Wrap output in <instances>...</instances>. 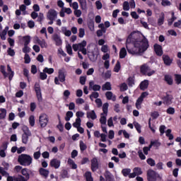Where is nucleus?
<instances>
[{
    "label": "nucleus",
    "instance_id": "obj_51",
    "mask_svg": "<svg viewBox=\"0 0 181 181\" xmlns=\"http://www.w3.org/2000/svg\"><path fill=\"white\" fill-rule=\"evenodd\" d=\"M86 35V30L84 28H79L78 30V37L83 38Z\"/></svg>",
    "mask_w": 181,
    "mask_h": 181
},
{
    "label": "nucleus",
    "instance_id": "obj_36",
    "mask_svg": "<svg viewBox=\"0 0 181 181\" xmlns=\"http://www.w3.org/2000/svg\"><path fill=\"white\" fill-rule=\"evenodd\" d=\"M73 127H74V128L81 127V119L76 118L75 122L73 124Z\"/></svg>",
    "mask_w": 181,
    "mask_h": 181
},
{
    "label": "nucleus",
    "instance_id": "obj_42",
    "mask_svg": "<svg viewBox=\"0 0 181 181\" xmlns=\"http://www.w3.org/2000/svg\"><path fill=\"white\" fill-rule=\"evenodd\" d=\"M73 112L71 111H68L66 114V117H65V121H70L71 118H73Z\"/></svg>",
    "mask_w": 181,
    "mask_h": 181
},
{
    "label": "nucleus",
    "instance_id": "obj_20",
    "mask_svg": "<svg viewBox=\"0 0 181 181\" xmlns=\"http://www.w3.org/2000/svg\"><path fill=\"white\" fill-rule=\"evenodd\" d=\"M149 86V81L148 80H144L141 82L140 83V90H142L144 91V90H146Z\"/></svg>",
    "mask_w": 181,
    "mask_h": 181
},
{
    "label": "nucleus",
    "instance_id": "obj_59",
    "mask_svg": "<svg viewBox=\"0 0 181 181\" xmlns=\"http://www.w3.org/2000/svg\"><path fill=\"white\" fill-rule=\"evenodd\" d=\"M88 29L90 30V32H94V21H90L88 23Z\"/></svg>",
    "mask_w": 181,
    "mask_h": 181
},
{
    "label": "nucleus",
    "instance_id": "obj_52",
    "mask_svg": "<svg viewBox=\"0 0 181 181\" xmlns=\"http://www.w3.org/2000/svg\"><path fill=\"white\" fill-rule=\"evenodd\" d=\"M28 121L30 127H35V116H30Z\"/></svg>",
    "mask_w": 181,
    "mask_h": 181
},
{
    "label": "nucleus",
    "instance_id": "obj_55",
    "mask_svg": "<svg viewBox=\"0 0 181 181\" xmlns=\"http://www.w3.org/2000/svg\"><path fill=\"white\" fill-rule=\"evenodd\" d=\"M146 162L148 163V165H149L150 166H155V165H156V163L155 162V160H153V158H148L146 160Z\"/></svg>",
    "mask_w": 181,
    "mask_h": 181
},
{
    "label": "nucleus",
    "instance_id": "obj_44",
    "mask_svg": "<svg viewBox=\"0 0 181 181\" xmlns=\"http://www.w3.org/2000/svg\"><path fill=\"white\" fill-rule=\"evenodd\" d=\"M134 127L136 128L137 132H139V134H141V124H139V123L136 122H134L133 123Z\"/></svg>",
    "mask_w": 181,
    "mask_h": 181
},
{
    "label": "nucleus",
    "instance_id": "obj_39",
    "mask_svg": "<svg viewBox=\"0 0 181 181\" xmlns=\"http://www.w3.org/2000/svg\"><path fill=\"white\" fill-rule=\"evenodd\" d=\"M22 129L25 135H32L30 130H29V127L28 126H23Z\"/></svg>",
    "mask_w": 181,
    "mask_h": 181
},
{
    "label": "nucleus",
    "instance_id": "obj_19",
    "mask_svg": "<svg viewBox=\"0 0 181 181\" xmlns=\"http://www.w3.org/2000/svg\"><path fill=\"white\" fill-rule=\"evenodd\" d=\"M21 174L26 181L30 179V175L29 174V170H28V168H23L21 170Z\"/></svg>",
    "mask_w": 181,
    "mask_h": 181
},
{
    "label": "nucleus",
    "instance_id": "obj_41",
    "mask_svg": "<svg viewBox=\"0 0 181 181\" xmlns=\"http://www.w3.org/2000/svg\"><path fill=\"white\" fill-rule=\"evenodd\" d=\"M106 181H114V178H112V175L110 172H106L105 174Z\"/></svg>",
    "mask_w": 181,
    "mask_h": 181
},
{
    "label": "nucleus",
    "instance_id": "obj_45",
    "mask_svg": "<svg viewBox=\"0 0 181 181\" xmlns=\"http://www.w3.org/2000/svg\"><path fill=\"white\" fill-rule=\"evenodd\" d=\"M79 146H80V149L82 152L83 151H86V149H87V144H85L83 141H80Z\"/></svg>",
    "mask_w": 181,
    "mask_h": 181
},
{
    "label": "nucleus",
    "instance_id": "obj_40",
    "mask_svg": "<svg viewBox=\"0 0 181 181\" xmlns=\"http://www.w3.org/2000/svg\"><path fill=\"white\" fill-rule=\"evenodd\" d=\"M133 172L136 174V176L142 175V169L141 168L136 167L133 169Z\"/></svg>",
    "mask_w": 181,
    "mask_h": 181
},
{
    "label": "nucleus",
    "instance_id": "obj_57",
    "mask_svg": "<svg viewBox=\"0 0 181 181\" xmlns=\"http://www.w3.org/2000/svg\"><path fill=\"white\" fill-rule=\"evenodd\" d=\"M86 181H93V177L90 172H86L85 174Z\"/></svg>",
    "mask_w": 181,
    "mask_h": 181
},
{
    "label": "nucleus",
    "instance_id": "obj_27",
    "mask_svg": "<svg viewBox=\"0 0 181 181\" xmlns=\"http://www.w3.org/2000/svg\"><path fill=\"white\" fill-rule=\"evenodd\" d=\"M68 165L71 168V169H77V164L74 163V160L71 158H69L67 161Z\"/></svg>",
    "mask_w": 181,
    "mask_h": 181
},
{
    "label": "nucleus",
    "instance_id": "obj_38",
    "mask_svg": "<svg viewBox=\"0 0 181 181\" xmlns=\"http://www.w3.org/2000/svg\"><path fill=\"white\" fill-rule=\"evenodd\" d=\"M143 102H144V100L141 98H139L137 99V100L136 102V107L137 108V110H141V105Z\"/></svg>",
    "mask_w": 181,
    "mask_h": 181
},
{
    "label": "nucleus",
    "instance_id": "obj_37",
    "mask_svg": "<svg viewBox=\"0 0 181 181\" xmlns=\"http://www.w3.org/2000/svg\"><path fill=\"white\" fill-rule=\"evenodd\" d=\"M43 71L44 73H47V74H53L54 73V69L45 67L43 69Z\"/></svg>",
    "mask_w": 181,
    "mask_h": 181
},
{
    "label": "nucleus",
    "instance_id": "obj_3",
    "mask_svg": "<svg viewBox=\"0 0 181 181\" xmlns=\"http://www.w3.org/2000/svg\"><path fill=\"white\" fill-rule=\"evenodd\" d=\"M66 73L64 68L58 70V76L54 78V83L57 86H60V83H64V81H66Z\"/></svg>",
    "mask_w": 181,
    "mask_h": 181
},
{
    "label": "nucleus",
    "instance_id": "obj_8",
    "mask_svg": "<svg viewBox=\"0 0 181 181\" xmlns=\"http://www.w3.org/2000/svg\"><path fill=\"white\" fill-rule=\"evenodd\" d=\"M147 179L148 181H156L157 179H161L160 175L153 170L147 171Z\"/></svg>",
    "mask_w": 181,
    "mask_h": 181
},
{
    "label": "nucleus",
    "instance_id": "obj_64",
    "mask_svg": "<svg viewBox=\"0 0 181 181\" xmlns=\"http://www.w3.org/2000/svg\"><path fill=\"white\" fill-rule=\"evenodd\" d=\"M14 181H27L23 175L14 177Z\"/></svg>",
    "mask_w": 181,
    "mask_h": 181
},
{
    "label": "nucleus",
    "instance_id": "obj_12",
    "mask_svg": "<svg viewBox=\"0 0 181 181\" xmlns=\"http://www.w3.org/2000/svg\"><path fill=\"white\" fill-rule=\"evenodd\" d=\"M9 30V27L6 26L5 28L2 30V24H0V37L1 40H6V35Z\"/></svg>",
    "mask_w": 181,
    "mask_h": 181
},
{
    "label": "nucleus",
    "instance_id": "obj_14",
    "mask_svg": "<svg viewBox=\"0 0 181 181\" xmlns=\"http://www.w3.org/2000/svg\"><path fill=\"white\" fill-rule=\"evenodd\" d=\"M89 88L93 91H100L101 90V86L95 84L93 81L89 82Z\"/></svg>",
    "mask_w": 181,
    "mask_h": 181
},
{
    "label": "nucleus",
    "instance_id": "obj_49",
    "mask_svg": "<svg viewBox=\"0 0 181 181\" xmlns=\"http://www.w3.org/2000/svg\"><path fill=\"white\" fill-rule=\"evenodd\" d=\"M42 49H45L47 47V43L46 42V40H40L39 44H38Z\"/></svg>",
    "mask_w": 181,
    "mask_h": 181
},
{
    "label": "nucleus",
    "instance_id": "obj_62",
    "mask_svg": "<svg viewBox=\"0 0 181 181\" xmlns=\"http://www.w3.org/2000/svg\"><path fill=\"white\" fill-rule=\"evenodd\" d=\"M175 81L176 82L177 84H180L181 83V76L179 74H175Z\"/></svg>",
    "mask_w": 181,
    "mask_h": 181
},
{
    "label": "nucleus",
    "instance_id": "obj_25",
    "mask_svg": "<svg viewBox=\"0 0 181 181\" xmlns=\"http://www.w3.org/2000/svg\"><path fill=\"white\" fill-rule=\"evenodd\" d=\"M127 49H125V47L121 48L119 51V59H125V57H127Z\"/></svg>",
    "mask_w": 181,
    "mask_h": 181
},
{
    "label": "nucleus",
    "instance_id": "obj_18",
    "mask_svg": "<svg viewBox=\"0 0 181 181\" xmlns=\"http://www.w3.org/2000/svg\"><path fill=\"white\" fill-rule=\"evenodd\" d=\"M41 149L42 147H37L36 148L37 151L33 153V158L35 160H39V159H40V156H42V153L40 152Z\"/></svg>",
    "mask_w": 181,
    "mask_h": 181
},
{
    "label": "nucleus",
    "instance_id": "obj_43",
    "mask_svg": "<svg viewBox=\"0 0 181 181\" xmlns=\"http://www.w3.org/2000/svg\"><path fill=\"white\" fill-rule=\"evenodd\" d=\"M31 135H28V134H23L22 136V142L23 144H28V141H29V136H30Z\"/></svg>",
    "mask_w": 181,
    "mask_h": 181
},
{
    "label": "nucleus",
    "instance_id": "obj_22",
    "mask_svg": "<svg viewBox=\"0 0 181 181\" xmlns=\"http://www.w3.org/2000/svg\"><path fill=\"white\" fill-rule=\"evenodd\" d=\"M39 173H40V175H41V176H43V177H45V179H47V177H49V170H46V169H45V168H40V170H39Z\"/></svg>",
    "mask_w": 181,
    "mask_h": 181
},
{
    "label": "nucleus",
    "instance_id": "obj_48",
    "mask_svg": "<svg viewBox=\"0 0 181 181\" xmlns=\"http://www.w3.org/2000/svg\"><path fill=\"white\" fill-rule=\"evenodd\" d=\"M19 9L21 12H23V15H28V11H26V6L25 4L21 5Z\"/></svg>",
    "mask_w": 181,
    "mask_h": 181
},
{
    "label": "nucleus",
    "instance_id": "obj_60",
    "mask_svg": "<svg viewBox=\"0 0 181 181\" xmlns=\"http://www.w3.org/2000/svg\"><path fill=\"white\" fill-rule=\"evenodd\" d=\"M103 111L102 114H108V103H105L103 105Z\"/></svg>",
    "mask_w": 181,
    "mask_h": 181
},
{
    "label": "nucleus",
    "instance_id": "obj_31",
    "mask_svg": "<svg viewBox=\"0 0 181 181\" xmlns=\"http://www.w3.org/2000/svg\"><path fill=\"white\" fill-rule=\"evenodd\" d=\"M23 42L24 43V46H28L29 43H30V36L27 35L23 37Z\"/></svg>",
    "mask_w": 181,
    "mask_h": 181
},
{
    "label": "nucleus",
    "instance_id": "obj_29",
    "mask_svg": "<svg viewBox=\"0 0 181 181\" xmlns=\"http://www.w3.org/2000/svg\"><path fill=\"white\" fill-rule=\"evenodd\" d=\"M163 103H164V104H166L167 105H170L172 103V96L167 95L163 98Z\"/></svg>",
    "mask_w": 181,
    "mask_h": 181
},
{
    "label": "nucleus",
    "instance_id": "obj_9",
    "mask_svg": "<svg viewBox=\"0 0 181 181\" xmlns=\"http://www.w3.org/2000/svg\"><path fill=\"white\" fill-rule=\"evenodd\" d=\"M47 19L48 21H55L57 19V11L53 8H51L47 13Z\"/></svg>",
    "mask_w": 181,
    "mask_h": 181
},
{
    "label": "nucleus",
    "instance_id": "obj_63",
    "mask_svg": "<svg viewBox=\"0 0 181 181\" xmlns=\"http://www.w3.org/2000/svg\"><path fill=\"white\" fill-rule=\"evenodd\" d=\"M123 10L129 11V3L128 1H124L123 3Z\"/></svg>",
    "mask_w": 181,
    "mask_h": 181
},
{
    "label": "nucleus",
    "instance_id": "obj_10",
    "mask_svg": "<svg viewBox=\"0 0 181 181\" xmlns=\"http://www.w3.org/2000/svg\"><path fill=\"white\" fill-rule=\"evenodd\" d=\"M35 91L36 93L37 100L42 103L43 98H42V89L40 88V85L39 83H35Z\"/></svg>",
    "mask_w": 181,
    "mask_h": 181
},
{
    "label": "nucleus",
    "instance_id": "obj_61",
    "mask_svg": "<svg viewBox=\"0 0 181 181\" xmlns=\"http://www.w3.org/2000/svg\"><path fill=\"white\" fill-rule=\"evenodd\" d=\"M115 136V133L114 132V130H110L108 132L109 139H114Z\"/></svg>",
    "mask_w": 181,
    "mask_h": 181
},
{
    "label": "nucleus",
    "instance_id": "obj_5",
    "mask_svg": "<svg viewBox=\"0 0 181 181\" xmlns=\"http://www.w3.org/2000/svg\"><path fill=\"white\" fill-rule=\"evenodd\" d=\"M0 70H1V71L3 76H4L5 78H6V77H8L10 81L12 80V78H13V76L15 75V72H13V71H12V69L11 68V66L7 65V71H8V73H6L5 66H4V65H1L0 66Z\"/></svg>",
    "mask_w": 181,
    "mask_h": 181
},
{
    "label": "nucleus",
    "instance_id": "obj_54",
    "mask_svg": "<svg viewBox=\"0 0 181 181\" xmlns=\"http://www.w3.org/2000/svg\"><path fill=\"white\" fill-rule=\"evenodd\" d=\"M66 52L68 53V54L71 56V54H73V48L71 47V45H67L66 46Z\"/></svg>",
    "mask_w": 181,
    "mask_h": 181
},
{
    "label": "nucleus",
    "instance_id": "obj_13",
    "mask_svg": "<svg viewBox=\"0 0 181 181\" xmlns=\"http://www.w3.org/2000/svg\"><path fill=\"white\" fill-rule=\"evenodd\" d=\"M61 163L62 162L60 161V160L53 158L50 160L49 165L52 168H54V169H59V168H60Z\"/></svg>",
    "mask_w": 181,
    "mask_h": 181
},
{
    "label": "nucleus",
    "instance_id": "obj_26",
    "mask_svg": "<svg viewBox=\"0 0 181 181\" xmlns=\"http://www.w3.org/2000/svg\"><path fill=\"white\" fill-rule=\"evenodd\" d=\"M86 115L87 118H90V119H95L97 118V115H95V112H94V110L88 112Z\"/></svg>",
    "mask_w": 181,
    "mask_h": 181
},
{
    "label": "nucleus",
    "instance_id": "obj_35",
    "mask_svg": "<svg viewBox=\"0 0 181 181\" xmlns=\"http://www.w3.org/2000/svg\"><path fill=\"white\" fill-rule=\"evenodd\" d=\"M122 173L124 177L127 176H129V173H131V168H124L122 170Z\"/></svg>",
    "mask_w": 181,
    "mask_h": 181
},
{
    "label": "nucleus",
    "instance_id": "obj_21",
    "mask_svg": "<svg viewBox=\"0 0 181 181\" xmlns=\"http://www.w3.org/2000/svg\"><path fill=\"white\" fill-rule=\"evenodd\" d=\"M163 60L166 66H170V64H172V62H173V60L168 55H163Z\"/></svg>",
    "mask_w": 181,
    "mask_h": 181
},
{
    "label": "nucleus",
    "instance_id": "obj_30",
    "mask_svg": "<svg viewBox=\"0 0 181 181\" xmlns=\"http://www.w3.org/2000/svg\"><path fill=\"white\" fill-rule=\"evenodd\" d=\"M163 22H165V13H161L158 20V26H161V25H163Z\"/></svg>",
    "mask_w": 181,
    "mask_h": 181
},
{
    "label": "nucleus",
    "instance_id": "obj_34",
    "mask_svg": "<svg viewBox=\"0 0 181 181\" xmlns=\"http://www.w3.org/2000/svg\"><path fill=\"white\" fill-rule=\"evenodd\" d=\"M105 95L107 100H112L113 101H115V96H114L112 92L108 91L106 93Z\"/></svg>",
    "mask_w": 181,
    "mask_h": 181
},
{
    "label": "nucleus",
    "instance_id": "obj_1",
    "mask_svg": "<svg viewBox=\"0 0 181 181\" xmlns=\"http://www.w3.org/2000/svg\"><path fill=\"white\" fill-rule=\"evenodd\" d=\"M133 35L136 33H132L126 41V48L129 54H144V52L149 48V41L142 34H139L140 38L132 42Z\"/></svg>",
    "mask_w": 181,
    "mask_h": 181
},
{
    "label": "nucleus",
    "instance_id": "obj_46",
    "mask_svg": "<svg viewBox=\"0 0 181 181\" xmlns=\"http://www.w3.org/2000/svg\"><path fill=\"white\" fill-rule=\"evenodd\" d=\"M137 153L139 155V158H140L141 160H145V159H146V156H145V154H144L142 150H139Z\"/></svg>",
    "mask_w": 181,
    "mask_h": 181
},
{
    "label": "nucleus",
    "instance_id": "obj_6",
    "mask_svg": "<svg viewBox=\"0 0 181 181\" xmlns=\"http://www.w3.org/2000/svg\"><path fill=\"white\" fill-rule=\"evenodd\" d=\"M49 124V116L45 113H42L39 116V124L41 128H46Z\"/></svg>",
    "mask_w": 181,
    "mask_h": 181
},
{
    "label": "nucleus",
    "instance_id": "obj_24",
    "mask_svg": "<svg viewBox=\"0 0 181 181\" xmlns=\"http://www.w3.org/2000/svg\"><path fill=\"white\" fill-rule=\"evenodd\" d=\"M107 114L101 113L100 118V122L102 125H106V124H107Z\"/></svg>",
    "mask_w": 181,
    "mask_h": 181
},
{
    "label": "nucleus",
    "instance_id": "obj_4",
    "mask_svg": "<svg viewBox=\"0 0 181 181\" xmlns=\"http://www.w3.org/2000/svg\"><path fill=\"white\" fill-rule=\"evenodd\" d=\"M86 46H87V41L83 40L81 43L74 44L72 45V48L74 52H81L82 54H87V49H86Z\"/></svg>",
    "mask_w": 181,
    "mask_h": 181
},
{
    "label": "nucleus",
    "instance_id": "obj_58",
    "mask_svg": "<svg viewBox=\"0 0 181 181\" xmlns=\"http://www.w3.org/2000/svg\"><path fill=\"white\" fill-rule=\"evenodd\" d=\"M114 120L112 119V117H110L108 119H107V126L111 128L112 127H114Z\"/></svg>",
    "mask_w": 181,
    "mask_h": 181
},
{
    "label": "nucleus",
    "instance_id": "obj_11",
    "mask_svg": "<svg viewBox=\"0 0 181 181\" xmlns=\"http://www.w3.org/2000/svg\"><path fill=\"white\" fill-rule=\"evenodd\" d=\"M52 39L53 42H54L56 46H62L63 45V40H62V37L58 34H54L52 36Z\"/></svg>",
    "mask_w": 181,
    "mask_h": 181
},
{
    "label": "nucleus",
    "instance_id": "obj_15",
    "mask_svg": "<svg viewBox=\"0 0 181 181\" xmlns=\"http://www.w3.org/2000/svg\"><path fill=\"white\" fill-rule=\"evenodd\" d=\"M90 162L91 170H93V172H95V170L98 169V160L97 159V158H93Z\"/></svg>",
    "mask_w": 181,
    "mask_h": 181
},
{
    "label": "nucleus",
    "instance_id": "obj_16",
    "mask_svg": "<svg viewBox=\"0 0 181 181\" xmlns=\"http://www.w3.org/2000/svg\"><path fill=\"white\" fill-rule=\"evenodd\" d=\"M154 50L157 56H162L163 54V50L162 49V46L160 45L156 44L154 45Z\"/></svg>",
    "mask_w": 181,
    "mask_h": 181
},
{
    "label": "nucleus",
    "instance_id": "obj_7",
    "mask_svg": "<svg viewBox=\"0 0 181 181\" xmlns=\"http://www.w3.org/2000/svg\"><path fill=\"white\" fill-rule=\"evenodd\" d=\"M140 71L141 74H144V76H148V77L155 74V71L151 69L146 64H144L141 66Z\"/></svg>",
    "mask_w": 181,
    "mask_h": 181
},
{
    "label": "nucleus",
    "instance_id": "obj_28",
    "mask_svg": "<svg viewBox=\"0 0 181 181\" xmlns=\"http://www.w3.org/2000/svg\"><path fill=\"white\" fill-rule=\"evenodd\" d=\"M102 90L103 91H105V90H112V88H111V83L110 82H106L104 85H103L102 86Z\"/></svg>",
    "mask_w": 181,
    "mask_h": 181
},
{
    "label": "nucleus",
    "instance_id": "obj_33",
    "mask_svg": "<svg viewBox=\"0 0 181 181\" xmlns=\"http://www.w3.org/2000/svg\"><path fill=\"white\" fill-rule=\"evenodd\" d=\"M165 81L170 86H171V84H173V79L172 78V76H170V75H165Z\"/></svg>",
    "mask_w": 181,
    "mask_h": 181
},
{
    "label": "nucleus",
    "instance_id": "obj_23",
    "mask_svg": "<svg viewBox=\"0 0 181 181\" xmlns=\"http://www.w3.org/2000/svg\"><path fill=\"white\" fill-rule=\"evenodd\" d=\"M88 54L89 56V59L90 60H91V62H95V60H97V54H95V52H94V51L90 52L88 49Z\"/></svg>",
    "mask_w": 181,
    "mask_h": 181
},
{
    "label": "nucleus",
    "instance_id": "obj_47",
    "mask_svg": "<svg viewBox=\"0 0 181 181\" xmlns=\"http://www.w3.org/2000/svg\"><path fill=\"white\" fill-rule=\"evenodd\" d=\"M171 133H172V130L170 129H168L165 132V135H166V136H168V138H169L170 141L173 139V134H172Z\"/></svg>",
    "mask_w": 181,
    "mask_h": 181
},
{
    "label": "nucleus",
    "instance_id": "obj_53",
    "mask_svg": "<svg viewBox=\"0 0 181 181\" xmlns=\"http://www.w3.org/2000/svg\"><path fill=\"white\" fill-rule=\"evenodd\" d=\"M120 91H127L128 90V85L127 83H123L119 86Z\"/></svg>",
    "mask_w": 181,
    "mask_h": 181
},
{
    "label": "nucleus",
    "instance_id": "obj_32",
    "mask_svg": "<svg viewBox=\"0 0 181 181\" xmlns=\"http://www.w3.org/2000/svg\"><path fill=\"white\" fill-rule=\"evenodd\" d=\"M6 117V109L1 108L0 109V119H5Z\"/></svg>",
    "mask_w": 181,
    "mask_h": 181
},
{
    "label": "nucleus",
    "instance_id": "obj_2",
    "mask_svg": "<svg viewBox=\"0 0 181 181\" xmlns=\"http://www.w3.org/2000/svg\"><path fill=\"white\" fill-rule=\"evenodd\" d=\"M18 161L22 166H30L33 158L29 154H21L18 156Z\"/></svg>",
    "mask_w": 181,
    "mask_h": 181
},
{
    "label": "nucleus",
    "instance_id": "obj_56",
    "mask_svg": "<svg viewBox=\"0 0 181 181\" xmlns=\"http://www.w3.org/2000/svg\"><path fill=\"white\" fill-rule=\"evenodd\" d=\"M100 50L101 52H103V53H108V52H110V49L108 48V45H103Z\"/></svg>",
    "mask_w": 181,
    "mask_h": 181
},
{
    "label": "nucleus",
    "instance_id": "obj_50",
    "mask_svg": "<svg viewBox=\"0 0 181 181\" xmlns=\"http://www.w3.org/2000/svg\"><path fill=\"white\" fill-rule=\"evenodd\" d=\"M99 96H100V94L98 93V92H93L90 95V98L91 101H94V98H98Z\"/></svg>",
    "mask_w": 181,
    "mask_h": 181
},
{
    "label": "nucleus",
    "instance_id": "obj_17",
    "mask_svg": "<svg viewBox=\"0 0 181 181\" xmlns=\"http://www.w3.org/2000/svg\"><path fill=\"white\" fill-rule=\"evenodd\" d=\"M61 32L64 35V36H66L67 37H70L71 36V30L67 29V27L62 26L61 28Z\"/></svg>",
    "mask_w": 181,
    "mask_h": 181
}]
</instances>
